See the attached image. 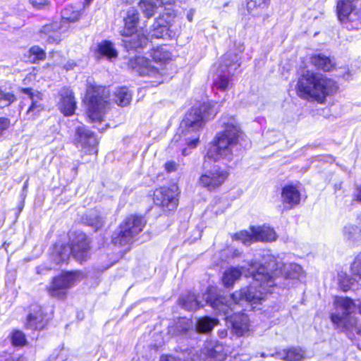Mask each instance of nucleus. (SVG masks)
Instances as JSON below:
<instances>
[{
	"label": "nucleus",
	"mask_w": 361,
	"mask_h": 361,
	"mask_svg": "<svg viewBox=\"0 0 361 361\" xmlns=\"http://www.w3.org/2000/svg\"><path fill=\"white\" fill-rule=\"evenodd\" d=\"M224 130L217 133L214 143L209 147L206 157L215 161L230 162L238 151L243 132L233 116L225 115L219 121Z\"/></svg>",
	"instance_id": "2"
},
{
	"label": "nucleus",
	"mask_w": 361,
	"mask_h": 361,
	"mask_svg": "<svg viewBox=\"0 0 361 361\" xmlns=\"http://www.w3.org/2000/svg\"><path fill=\"white\" fill-rule=\"evenodd\" d=\"M7 361H11V359H8Z\"/></svg>",
	"instance_id": "63"
},
{
	"label": "nucleus",
	"mask_w": 361,
	"mask_h": 361,
	"mask_svg": "<svg viewBox=\"0 0 361 361\" xmlns=\"http://www.w3.org/2000/svg\"><path fill=\"white\" fill-rule=\"evenodd\" d=\"M29 53L30 60L33 63H35L38 61H43L46 58L45 51L38 46L32 47L29 50Z\"/></svg>",
	"instance_id": "41"
},
{
	"label": "nucleus",
	"mask_w": 361,
	"mask_h": 361,
	"mask_svg": "<svg viewBox=\"0 0 361 361\" xmlns=\"http://www.w3.org/2000/svg\"><path fill=\"white\" fill-rule=\"evenodd\" d=\"M42 314H30L27 316L26 326L28 329H38L43 327Z\"/></svg>",
	"instance_id": "40"
},
{
	"label": "nucleus",
	"mask_w": 361,
	"mask_h": 361,
	"mask_svg": "<svg viewBox=\"0 0 361 361\" xmlns=\"http://www.w3.org/2000/svg\"><path fill=\"white\" fill-rule=\"evenodd\" d=\"M231 322L232 331L238 336H243L249 330L248 318L244 314L235 315Z\"/></svg>",
	"instance_id": "29"
},
{
	"label": "nucleus",
	"mask_w": 361,
	"mask_h": 361,
	"mask_svg": "<svg viewBox=\"0 0 361 361\" xmlns=\"http://www.w3.org/2000/svg\"><path fill=\"white\" fill-rule=\"evenodd\" d=\"M161 361H178V360L171 356H166V357L162 356L161 357Z\"/></svg>",
	"instance_id": "52"
},
{
	"label": "nucleus",
	"mask_w": 361,
	"mask_h": 361,
	"mask_svg": "<svg viewBox=\"0 0 361 361\" xmlns=\"http://www.w3.org/2000/svg\"><path fill=\"white\" fill-rule=\"evenodd\" d=\"M82 221L94 231H97L103 227L105 216L98 210H92L82 216Z\"/></svg>",
	"instance_id": "22"
},
{
	"label": "nucleus",
	"mask_w": 361,
	"mask_h": 361,
	"mask_svg": "<svg viewBox=\"0 0 361 361\" xmlns=\"http://www.w3.org/2000/svg\"><path fill=\"white\" fill-rule=\"evenodd\" d=\"M189 331H193V324L187 318H179L174 324L169 327V334L172 336L186 337Z\"/></svg>",
	"instance_id": "21"
},
{
	"label": "nucleus",
	"mask_w": 361,
	"mask_h": 361,
	"mask_svg": "<svg viewBox=\"0 0 361 361\" xmlns=\"http://www.w3.org/2000/svg\"><path fill=\"white\" fill-rule=\"evenodd\" d=\"M93 1V0H85V2H84V6L86 7V6H89L90 4Z\"/></svg>",
	"instance_id": "54"
},
{
	"label": "nucleus",
	"mask_w": 361,
	"mask_h": 361,
	"mask_svg": "<svg viewBox=\"0 0 361 361\" xmlns=\"http://www.w3.org/2000/svg\"><path fill=\"white\" fill-rule=\"evenodd\" d=\"M182 154L184 155V156H186V155H188L189 154V152H187V149H183L182 150Z\"/></svg>",
	"instance_id": "56"
},
{
	"label": "nucleus",
	"mask_w": 361,
	"mask_h": 361,
	"mask_svg": "<svg viewBox=\"0 0 361 361\" xmlns=\"http://www.w3.org/2000/svg\"><path fill=\"white\" fill-rule=\"evenodd\" d=\"M337 87L333 80L319 73L306 71L298 79L297 92L302 99L322 103L326 96L336 92Z\"/></svg>",
	"instance_id": "4"
},
{
	"label": "nucleus",
	"mask_w": 361,
	"mask_h": 361,
	"mask_svg": "<svg viewBox=\"0 0 361 361\" xmlns=\"http://www.w3.org/2000/svg\"><path fill=\"white\" fill-rule=\"evenodd\" d=\"M178 164L175 161H170L165 164V169L167 172L171 173L178 169Z\"/></svg>",
	"instance_id": "49"
},
{
	"label": "nucleus",
	"mask_w": 361,
	"mask_h": 361,
	"mask_svg": "<svg viewBox=\"0 0 361 361\" xmlns=\"http://www.w3.org/2000/svg\"><path fill=\"white\" fill-rule=\"evenodd\" d=\"M349 288H350V286H349L348 285H347V286H343L342 287V288H343V290L344 291H346L348 289H349Z\"/></svg>",
	"instance_id": "57"
},
{
	"label": "nucleus",
	"mask_w": 361,
	"mask_h": 361,
	"mask_svg": "<svg viewBox=\"0 0 361 361\" xmlns=\"http://www.w3.org/2000/svg\"><path fill=\"white\" fill-rule=\"evenodd\" d=\"M159 3V7L166 6V5H171L174 0H157Z\"/></svg>",
	"instance_id": "50"
},
{
	"label": "nucleus",
	"mask_w": 361,
	"mask_h": 361,
	"mask_svg": "<svg viewBox=\"0 0 361 361\" xmlns=\"http://www.w3.org/2000/svg\"><path fill=\"white\" fill-rule=\"evenodd\" d=\"M10 125L9 119L0 117V135L6 130Z\"/></svg>",
	"instance_id": "48"
},
{
	"label": "nucleus",
	"mask_w": 361,
	"mask_h": 361,
	"mask_svg": "<svg viewBox=\"0 0 361 361\" xmlns=\"http://www.w3.org/2000/svg\"><path fill=\"white\" fill-rule=\"evenodd\" d=\"M154 63L162 66L171 59V54L166 45L154 48L151 51ZM128 66L140 75L154 78V82L160 84L163 82L165 73L163 68L155 66L152 62L143 56H136L130 59Z\"/></svg>",
	"instance_id": "5"
},
{
	"label": "nucleus",
	"mask_w": 361,
	"mask_h": 361,
	"mask_svg": "<svg viewBox=\"0 0 361 361\" xmlns=\"http://www.w3.org/2000/svg\"><path fill=\"white\" fill-rule=\"evenodd\" d=\"M240 59L238 54L232 51L227 52L222 59V63L220 66L221 71H228V73L233 74V72L240 66Z\"/></svg>",
	"instance_id": "26"
},
{
	"label": "nucleus",
	"mask_w": 361,
	"mask_h": 361,
	"mask_svg": "<svg viewBox=\"0 0 361 361\" xmlns=\"http://www.w3.org/2000/svg\"><path fill=\"white\" fill-rule=\"evenodd\" d=\"M358 0H338L336 14L340 23L348 29H357L361 14L357 8Z\"/></svg>",
	"instance_id": "9"
},
{
	"label": "nucleus",
	"mask_w": 361,
	"mask_h": 361,
	"mask_svg": "<svg viewBox=\"0 0 361 361\" xmlns=\"http://www.w3.org/2000/svg\"><path fill=\"white\" fill-rule=\"evenodd\" d=\"M123 27L120 31L122 36H128L134 34L137 31V27L140 22V13L138 11L130 7L128 8L123 18Z\"/></svg>",
	"instance_id": "17"
},
{
	"label": "nucleus",
	"mask_w": 361,
	"mask_h": 361,
	"mask_svg": "<svg viewBox=\"0 0 361 361\" xmlns=\"http://www.w3.org/2000/svg\"><path fill=\"white\" fill-rule=\"evenodd\" d=\"M145 225L146 220L142 216L130 215L127 216L114 232L112 243L118 245L131 244Z\"/></svg>",
	"instance_id": "7"
},
{
	"label": "nucleus",
	"mask_w": 361,
	"mask_h": 361,
	"mask_svg": "<svg viewBox=\"0 0 361 361\" xmlns=\"http://www.w3.org/2000/svg\"><path fill=\"white\" fill-rule=\"evenodd\" d=\"M114 99L118 105L126 106L130 104L132 99V94L127 87H120L115 92Z\"/></svg>",
	"instance_id": "37"
},
{
	"label": "nucleus",
	"mask_w": 361,
	"mask_h": 361,
	"mask_svg": "<svg viewBox=\"0 0 361 361\" xmlns=\"http://www.w3.org/2000/svg\"><path fill=\"white\" fill-rule=\"evenodd\" d=\"M70 246L72 255L77 261L82 262L87 259L90 250V240L85 233H76Z\"/></svg>",
	"instance_id": "15"
},
{
	"label": "nucleus",
	"mask_w": 361,
	"mask_h": 361,
	"mask_svg": "<svg viewBox=\"0 0 361 361\" xmlns=\"http://www.w3.org/2000/svg\"><path fill=\"white\" fill-rule=\"evenodd\" d=\"M23 92L27 94L28 98L31 101V104L26 112V116L28 120H34L44 109V105L42 103V94L38 91L33 92L30 88L23 89Z\"/></svg>",
	"instance_id": "16"
},
{
	"label": "nucleus",
	"mask_w": 361,
	"mask_h": 361,
	"mask_svg": "<svg viewBox=\"0 0 361 361\" xmlns=\"http://www.w3.org/2000/svg\"><path fill=\"white\" fill-rule=\"evenodd\" d=\"M73 142L87 154H97L98 142L94 134L85 126H80L75 128Z\"/></svg>",
	"instance_id": "13"
},
{
	"label": "nucleus",
	"mask_w": 361,
	"mask_h": 361,
	"mask_svg": "<svg viewBox=\"0 0 361 361\" xmlns=\"http://www.w3.org/2000/svg\"><path fill=\"white\" fill-rule=\"evenodd\" d=\"M271 356L285 361H300L304 358L305 353L301 348H290L276 351Z\"/></svg>",
	"instance_id": "24"
},
{
	"label": "nucleus",
	"mask_w": 361,
	"mask_h": 361,
	"mask_svg": "<svg viewBox=\"0 0 361 361\" xmlns=\"http://www.w3.org/2000/svg\"><path fill=\"white\" fill-rule=\"evenodd\" d=\"M192 16H193V13L192 12H190L188 13L187 18L190 22H191L192 20Z\"/></svg>",
	"instance_id": "53"
},
{
	"label": "nucleus",
	"mask_w": 361,
	"mask_h": 361,
	"mask_svg": "<svg viewBox=\"0 0 361 361\" xmlns=\"http://www.w3.org/2000/svg\"><path fill=\"white\" fill-rule=\"evenodd\" d=\"M216 88L221 91H225L228 89L230 83L228 78L226 76H220L218 80L214 83Z\"/></svg>",
	"instance_id": "46"
},
{
	"label": "nucleus",
	"mask_w": 361,
	"mask_h": 361,
	"mask_svg": "<svg viewBox=\"0 0 361 361\" xmlns=\"http://www.w3.org/2000/svg\"><path fill=\"white\" fill-rule=\"evenodd\" d=\"M154 202L164 210L172 211L178 204L175 192L168 188H160L154 192Z\"/></svg>",
	"instance_id": "14"
},
{
	"label": "nucleus",
	"mask_w": 361,
	"mask_h": 361,
	"mask_svg": "<svg viewBox=\"0 0 361 361\" xmlns=\"http://www.w3.org/2000/svg\"><path fill=\"white\" fill-rule=\"evenodd\" d=\"M204 164V172L199 178V183L203 188L209 191H213L219 188L228 178V173L219 166H213L209 169H206Z\"/></svg>",
	"instance_id": "11"
},
{
	"label": "nucleus",
	"mask_w": 361,
	"mask_h": 361,
	"mask_svg": "<svg viewBox=\"0 0 361 361\" xmlns=\"http://www.w3.org/2000/svg\"><path fill=\"white\" fill-rule=\"evenodd\" d=\"M204 361H224L226 358L224 346L220 343H209L203 350Z\"/></svg>",
	"instance_id": "20"
},
{
	"label": "nucleus",
	"mask_w": 361,
	"mask_h": 361,
	"mask_svg": "<svg viewBox=\"0 0 361 361\" xmlns=\"http://www.w3.org/2000/svg\"><path fill=\"white\" fill-rule=\"evenodd\" d=\"M350 271L353 276L361 279V252L355 257L350 266Z\"/></svg>",
	"instance_id": "43"
},
{
	"label": "nucleus",
	"mask_w": 361,
	"mask_h": 361,
	"mask_svg": "<svg viewBox=\"0 0 361 361\" xmlns=\"http://www.w3.org/2000/svg\"><path fill=\"white\" fill-rule=\"evenodd\" d=\"M250 231L254 234L255 241L271 242L276 240V232L268 226H251Z\"/></svg>",
	"instance_id": "25"
},
{
	"label": "nucleus",
	"mask_w": 361,
	"mask_h": 361,
	"mask_svg": "<svg viewBox=\"0 0 361 361\" xmlns=\"http://www.w3.org/2000/svg\"><path fill=\"white\" fill-rule=\"evenodd\" d=\"M98 57H106L108 59H115L118 56V52L114 47V44L109 41H104L98 45Z\"/></svg>",
	"instance_id": "34"
},
{
	"label": "nucleus",
	"mask_w": 361,
	"mask_h": 361,
	"mask_svg": "<svg viewBox=\"0 0 361 361\" xmlns=\"http://www.w3.org/2000/svg\"><path fill=\"white\" fill-rule=\"evenodd\" d=\"M78 276V272H66L54 277L50 286L47 288L49 294L53 298H63L66 290L75 284Z\"/></svg>",
	"instance_id": "12"
},
{
	"label": "nucleus",
	"mask_w": 361,
	"mask_h": 361,
	"mask_svg": "<svg viewBox=\"0 0 361 361\" xmlns=\"http://www.w3.org/2000/svg\"><path fill=\"white\" fill-rule=\"evenodd\" d=\"M59 95L61 99L58 106L61 113L67 116L73 115L76 109V102L73 91L68 88H63Z\"/></svg>",
	"instance_id": "18"
},
{
	"label": "nucleus",
	"mask_w": 361,
	"mask_h": 361,
	"mask_svg": "<svg viewBox=\"0 0 361 361\" xmlns=\"http://www.w3.org/2000/svg\"><path fill=\"white\" fill-rule=\"evenodd\" d=\"M311 62L318 69L324 71H329L334 66V63L332 62L331 59L322 54L312 56L311 58Z\"/></svg>",
	"instance_id": "32"
},
{
	"label": "nucleus",
	"mask_w": 361,
	"mask_h": 361,
	"mask_svg": "<svg viewBox=\"0 0 361 361\" xmlns=\"http://www.w3.org/2000/svg\"><path fill=\"white\" fill-rule=\"evenodd\" d=\"M269 4V0H248L247 8L248 11L254 16H258L261 11L267 8Z\"/></svg>",
	"instance_id": "38"
},
{
	"label": "nucleus",
	"mask_w": 361,
	"mask_h": 361,
	"mask_svg": "<svg viewBox=\"0 0 361 361\" xmlns=\"http://www.w3.org/2000/svg\"><path fill=\"white\" fill-rule=\"evenodd\" d=\"M355 200L357 201L361 202V185L360 186H357L356 188V193H355Z\"/></svg>",
	"instance_id": "51"
},
{
	"label": "nucleus",
	"mask_w": 361,
	"mask_h": 361,
	"mask_svg": "<svg viewBox=\"0 0 361 361\" xmlns=\"http://www.w3.org/2000/svg\"><path fill=\"white\" fill-rule=\"evenodd\" d=\"M176 17L173 10L170 8H165L159 18H156L152 28L149 31V35L152 38H171L173 35L171 27Z\"/></svg>",
	"instance_id": "10"
},
{
	"label": "nucleus",
	"mask_w": 361,
	"mask_h": 361,
	"mask_svg": "<svg viewBox=\"0 0 361 361\" xmlns=\"http://www.w3.org/2000/svg\"><path fill=\"white\" fill-rule=\"evenodd\" d=\"M122 2H126V3H128V0H121Z\"/></svg>",
	"instance_id": "62"
},
{
	"label": "nucleus",
	"mask_w": 361,
	"mask_h": 361,
	"mask_svg": "<svg viewBox=\"0 0 361 361\" xmlns=\"http://www.w3.org/2000/svg\"><path fill=\"white\" fill-rule=\"evenodd\" d=\"M80 17V11L73 6H68L61 11V18L66 22H75Z\"/></svg>",
	"instance_id": "39"
},
{
	"label": "nucleus",
	"mask_w": 361,
	"mask_h": 361,
	"mask_svg": "<svg viewBox=\"0 0 361 361\" xmlns=\"http://www.w3.org/2000/svg\"><path fill=\"white\" fill-rule=\"evenodd\" d=\"M243 50H244V49H243V46H240V47H239V52H240V53H242V52L243 51Z\"/></svg>",
	"instance_id": "58"
},
{
	"label": "nucleus",
	"mask_w": 361,
	"mask_h": 361,
	"mask_svg": "<svg viewBox=\"0 0 361 361\" xmlns=\"http://www.w3.org/2000/svg\"><path fill=\"white\" fill-rule=\"evenodd\" d=\"M335 305L336 311L331 315V322L353 336L355 334L361 336V323L353 315L355 310L353 301L349 298L338 297Z\"/></svg>",
	"instance_id": "6"
},
{
	"label": "nucleus",
	"mask_w": 361,
	"mask_h": 361,
	"mask_svg": "<svg viewBox=\"0 0 361 361\" xmlns=\"http://www.w3.org/2000/svg\"><path fill=\"white\" fill-rule=\"evenodd\" d=\"M180 305L188 310H196L200 308V302L198 300L197 296L191 293L186 295H183L179 299Z\"/></svg>",
	"instance_id": "33"
},
{
	"label": "nucleus",
	"mask_w": 361,
	"mask_h": 361,
	"mask_svg": "<svg viewBox=\"0 0 361 361\" xmlns=\"http://www.w3.org/2000/svg\"><path fill=\"white\" fill-rule=\"evenodd\" d=\"M37 273H38V274H40V273H41V271H40V268H39V267L37 269Z\"/></svg>",
	"instance_id": "61"
},
{
	"label": "nucleus",
	"mask_w": 361,
	"mask_h": 361,
	"mask_svg": "<svg viewBox=\"0 0 361 361\" xmlns=\"http://www.w3.org/2000/svg\"><path fill=\"white\" fill-rule=\"evenodd\" d=\"M71 255H72V251L69 245H56L51 254V258L56 264H59L66 262Z\"/></svg>",
	"instance_id": "28"
},
{
	"label": "nucleus",
	"mask_w": 361,
	"mask_h": 361,
	"mask_svg": "<svg viewBox=\"0 0 361 361\" xmlns=\"http://www.w3.org/2000/svg\"><path fill=\"white\" fill-rule=\"evenodd\" d=\"M234 238L235 240L241 241L245 245H250L252 243L255 242L254 234L247 231H241L235 234Z\"/></svg>",
	"instance_id": "42"
},
{
	"label": "nucleus",
	"mask_w": 361,
	"mask_h": 361,
	"mask_svg": "<svg viewBox=\"0 0 361 361\" xmlns=\"http://www.w3.org/2000/svg\"><path fill=\"white\" fill-rule=\"evenodd\" d=\"M281 198L283 204L291 209L300 203V194L294 186L287 185L282 189Z\"/></svg>",
	"instance_id": "23"
},
{
	"label": "nucleus",
	"mask_w": 361,
	"mask_h": 361,
	"mask_svg": "<svg viewBox=\"0 0 361 361\" xmlns=\"http://www.w3.org/2000/svg\"><path fill=\"white\" fill-rule=\"evenodd\" d=\"M219 324V320L209 317L199 318L195 324L196 331L200 334H208Z\"/></svg>",
	"instance_id": "30"
},
{
	"label": "nucleus",
	"mask_w": 361,
	"mask_h": 361,
	"mask_svg": "<svg viewBox=\"0 0 361 361\" xmlns=\"http://www.w3.org/2000/svg\"><path fill=\"white\" fill-rule=\"evenodd\" d=\"M263 259L262 264H259L256 262L250 264L248 270L253 281L248 287L235 291L229 297L209 291L206 295V302L228 317L234 305L261 303L267 293H271V288L276 285V280L279 276L285 279H297L302 274V267L298 264H284L269 254L264 255Z\"/></svg>",
	"instance_id": "1"
},
{
	"label": "nucleus",
	"mask_w": 361,
	"mask_h": 361,
	"mask_svg": "<svg viewBox=\"0 0 361 361\" xmlns=\"http://www.w3.org/2000/svg\"><path fill=\"white\" fill-rule=\"evenodd\" d=\"M30 3L34 8L41 9L47 5V0H30Z\"/></svg>",
	"instance_id": "47"
},
{
	"label": "nucleus",
	"mask_w": 361,
	"mask_h": 361,
	"mask_svg": "<svg viewBox=\"0 0 361 361\" xmlns=\"http://www.w3.org/2000/svg\"><path fill=\"white\" fill-rule=\"evenodd\" d=\"M109 90L102 86H92L86 93L88 100L87 116L92 122H101L108 105Z\"/></svg>",
	"instance_id": "8"
},
{
	"label": "nucleus",
	"mask_w": 361,
	"mask_h": 361,
	"mask_svg": "<svg viewBox=\"0 0 361 361\" xmlns=\"http://www.w3.org/2000/svg\"><path fill=\"white\" fill-rule=\"evenodd\" d=\"M16 99L14 94L0 90V108L9 106Z\"/></svg>",
	"instance_id": "44"
},
{
	"label": "nucleus",
	"mask_w": 361,
	"mask_h": 361,
	"mask_svg": "<svg viewBox=\"0 0 361 361\" xmlns=\"http://www.w3.org/2000/svg\"><path fill=\"white\" fill-rule=\"evenodd\" d=\"M343 235L350 243H355L361 240V229L355 225H348L343 228Z\"/></svg>",
	"instance_id": "35"
},
{
	"label": "nucleus",
	"mask_w": 361,
	"mask_h": 361,
	"mask_svg": "<svg viewBox=\"0 0 361 361\" xmlns=\"http://www.w3.org/2000/svg\"><path fill=\"white\" fill-rule=\"evenodd\" d=\"M59 30V25L56 23L45 25L39 32L40 39L47 44H58L61 41Z\"/></svg>",
	"instance_id": "19"
},
{
	"label": "nucleus",
	"mask_w": 361,
	"mask_h": 361,
	"mask_svg": "<svg viewBox=\"0 0 361 361\" xmlns=\"http://www.w3.org/2000/svg\"><path fill=\"white\" fill-rule=\"evenodd\" d=\"M216 112L210 103H204L199 107L192 108L185 116L180 123V133L174 136L171 145L181 140L190 148L196 147L199 142L200 129L205 121L213 118Z\"/></svg>",
	"instance_id": "3"
},
{
	"label": "nucleus",
	"mask_w": 361,
	"mask_h": 361,
	"mask_svg": "<svg viewBox=\"0 0 361 361\" xmlns=\"http://www.w3.org/2000/svg\"><path fill=\"white\" fill-rule=\"evenodd\" d=\"M125 37L128 38L123 42L128 50L142 49L148 43V37L143 33L137 32V31L131 35Z\"/></svg>",
	"instance_id": "27"
},
{
	"label": "nucleus",
	"mask_w": 361,
	"mask_h": 361,
	"mask_svg": "<svg viewBox=\"0 0 361 361\" xmlns=\"http://www.w3.org/2000/svg\"><path fill=\"white\" fill-rule=\"evenodd\" d=\"M12 343L14 345H23L25 343V337L23 332L16 331L12 334L11 337Z\"/></svg>",
	"instance_id": "45"
},
{
	"label": "nucleus",
	"mask_w": 361,
	"mask_h": 361,
	"mask_svg": "<svg viewBox=\"0 0 361 361\" xmlns=\"http://www.w3.org/2000/svg\"><path fill=\"white\" fill-rule=\"evenodd\" d=\"M138 6L147 18L153 17L159 8L157 0H140L138 3Z\"/></svg>",
	"instance_id": "31"
},
{
	"label": "nucleus",
	"mask_w": 361,
	"mask_h": 361,
	"mask_svg": "<svg viewBox=\"0 0 361 361\" xmlns=\"http://www.w3.org/2000/svg\"><path fill=\"white\" fill-rule=\"evenodd\" d=\"M73 66H74V63H68L66 65V68L67 69H72V68H73Z\"/></svg>",
	"instance_id": "55"
},
{
	"label": "nucleus",
	"mask_w": 361,
	"mask_h": 361,
	"mask_svg": "<svg viewBox=\"0 0 361 361\" xmlns=\"http://www.w3.org/2000/svg\"><path fill=\"white\" fill-rule=\"evenodd\" d=\"M242 275V271L238 268L231 267L226 270L223 276L222 281L226 287H231L238 280Z\"/></svg>",
	"instance_id": "36"
},
{
	"label": "nucleus",
	"mask_w": 361,
	"mask_h": 361,
	"mask_svg": "<svg viewBox=\"0 0 361 361\" xmlns=\"http://www.w3.org/2000/svg\"><path fill=\"white\" fill-rule=\"evenodd\" d=\"M261 357H266V355H265V354H264V353H262L261 354Z\"/></svg>",
	"instance_id": "60"
},
{
	"label": "nucleus",
	"mask_w": 361,
	"mask_h": 361,
	"mask_svg": "<svg viewBox=\"0 0 361 361\" xmlns=\"http://www.w3.org/2000/svg\"><path fill=\"white\" fill-rule=\"evenodd\" d=\"M27 184H28V183H27V181H25V184H24V186H23V189H24V190H25V189H26V188L27 187Z\"/></svg>",
	"instance_id": "59"
}]
</instances>
